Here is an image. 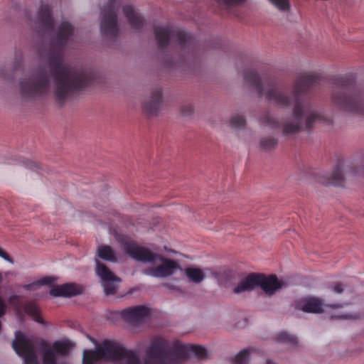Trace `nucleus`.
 Masks as SVG:
<instances>
[{
	"label": "nucleus",
	"mask_w": 364,
	"mask_h": 364,
	"mask_svg": "<svg viewBox=\"0 0 364 364\" xmlns=\"http://www.w3.org/2000/svg\"><path fill=\"white\" fill-rule=\"evenodd\" d=\"M332 102L340 109L352 113H364L363 96L360 93H354L350 96L346 95V84L340 81L332 92Z\"/></svg>",
	"instance_id": "7"
},
{
	"label": "nucleus",
	"mask_w": 364,
	"mask_h": 364,
	"mask_svg": "<svg viewBox=\"0 0 364 364\" xmlns=\"http://www.w3.org/2000/svg\"><path fill=\"white\" fill-rule=\"evenodd\" d=\"M19 301V296H17V295H13L9 297V301L11 304H16Z\"/></svg>",
	"instance_id": "43"
},
{
	"label": "nucleus",
	"mask_w": 364,
	"mask_h": 364,
	"mask_svg": "<svg viewBox=\"0 0 364 364\" xmlns=\"http://www.w3.org/2000/svg\"><path fill=\"white\" fill-rule=\"evenodd\" d=\"M112 341L105 340L97 346L95 350H85L83 351L82 364H95L101 360L112 359Z\"/></svg>",
	"instance_id": "13"
},
{
	"label": "nucleus",
	"mask_w": 364,
	"mask_h": 364,
	"mask_svg": "<svg viewBox=\"0 0 364 364\" xmlns=\"http://www.w3.org/2000/svg\"><path fill=\"white\" fill-rule=\"evenodd\" d=\"M210 272H211V274L215 277H217L218 276V273L215 271H213L212 269H210Z\"/></svg>",
	"instance_id": "45"
},
{
	"label": "nucleus",
	"mask_w": 364,
	"mask_h": 364,
	"mask_svg": "<svg viewBox=\"0 0 364 364\" xmlns=\"http://www.w3.org/2000/svg\"><path fill=\"white\" fill-rule=\"evenodd\" d=\"M244 78L247 85L255 90L259 97H264L269 103L279 108L290 107L291 99L277 79L262 77L255 70L250 69L244 72Z\"/></svg>",
	"instance_id": "3"
},
{
	"label": "nucleus",
	"mask_w": 364,
	"mask_h": 364,
	"mask_svg": "<svg viewBox=\"0 0 364 364\" xmlns=\"http://www.w3.org/2000/svg\"><path fill=\"white\" fill-rule=\"evenodd\" d=\"M25 312L27 316L33 318H42V313L40 308L35 303L30 302L25 306Z\"/></svg>",
	"instance_id": "28"
},
{
	"label": "nucleus",
	"mask_w": 364,
	"mask_h": 364,
	"mask_svg": "<svg viewBox=\"0 0 364 364\" xmlns=\"http://www.w3.org/2000/svg\"><path fill=\"white\" fill-rule=\"evenodd\" d=\"M164 286L166 288H167L168 289L175 291L183 292V291L177 286H175V285H173L171 284H164Z\"/></svg>",
	"instance_id": "42"
},
{
	"label": "nucleus",
	"mask_w": 364,
	"mask_h": 364,
	"mask_svg": "<svg viewBox=\"0 0 364 364\" xmlns=\"http://www.w3.org/2000/svg\"><path fill=\"white\" fill-rule=\"evenodd\" d=\"M218 2H223L225 5L235 6L244 4L247 0H216Z\"/></svg>",
	"instance_id": "37"
},
{
	"label": "nucleus",
	"mask_w": 364,
	"mask_h": 364,
	"mask_svg": "<svg viewBox=\"0 0 364 364\" xmlns=\"http://www.w3.org/2000/svg\"><path fill=\"white\" fill-rule=\"evenodd\" d=\"M0 257L9 262L10 264H14V260L11 257L9 254L2 248L0 247Z\"/></svg>",
	"instance_id": "40"
},
{
	"label": "nucleus",
	"mask_w": 364,
	"mask_h": 364,
	"mask_svg": "<svg viewBox=\"0 0 364 364\" xmlns=\"http://www.w3.org/2000/svg\"><path fill=\"white\" fill-rule=\"evenodd\" d=\"M260 122L264 127L273 129H279L281 127L280 122L277 117L270 113L264 114L261 117Z\"/></svg>",
	"instance_id": "26"
},
{
	"label": "nucleus",
	"mask_w": 364,
	"mask_h": 364,
	"mask_svg": "<svg viewBox=\"0 0 364 364\" xmlns=\"http://www.w3.org/2000/svg\"><path fill=\"white\" fill-rule=\"evenodd\" d=\"M53 27V19L50 14V8L48 5H41L35 22L34 28L38 31H49Z\"/></svg>",
	"instance_id": "17"
},
{
	"label": "nucleus",
	"mask_w": 364,
	"mask_h": 364,
	"mask_svg": "<svg viewBox=\"0 0 364 364\" xmlns=\"http://www.w3.org/2000/svg\"><path fill=\"white\" fill-rule=\"evenodd\" d=\"M190 345L171 341L161 336L151 339L146 350L147 364H181L190 358Z\"/></svg>",
	"instance_id": "4"
},
{
	"label": "nucleus",
	"mask_w": 364,
	"mask_h": 364,
	"mask_svg": "<svg viewBox=\"0 0 364 364\" xmlns=\"http://www.w3.org/2000/svg\"><path fill=\"white\" fill-rule=\"evenodd\" d=\"M55 281V279L54 277H46L40 280H38L36 282V285L41 286V285H49L53 284Z\"/></svg>",
	"instance_id": "39"
},
{
	"label": "nucleus",
	"mask_w": 364,
	"mask_h": 364,
	"mask_svg": "<svg viewBox=\"0 0 364 364\" xmlns=\"http://www.w3.org/2000/svg\"><path fill=\"white\" fill-rule=\"evenodd\" d=\"M83 287L73 283L56 285L51 287L50 294L53 296L71 297L81 294Z\"/></svg>",
	"instance_id": "19"
},
{
	"label": "nucleus",
	"mask_w": 364,
	"mask_h": 364,
	"mask_svg": "<svg viewBox=\"0 0 364 364\" xmlns=\"http://www.w3.org/2000/svg\"><path fill=\"white\" fill-rule=\"evenodd\" d=\"M277 144L278 140L274 137H262L259 140V148L264 151H270L276 149Z\"/></svg>",
	"instance_id": "27"
},
{
	"label": "nucleus",
	"mask_w": 364,
	"mask_h": 364,
	"mask_svg": "<svg viewBox=\"0 0 364 364\" xmlns=\"http://www.w3.org/2000/svg\"><path fill=\"white\" fill-rule=\"evenodd\" d=\"M12 347L15 352L23 358L25 364H39L33 342L21 331L15 333Z\"/></svg>",
	"instance_id": "9"
},
{
	"label": "nucleus",
	"mask_w": 364,
	"mask_h": 364,
	"mask_svg": "<svg viewBox=\"0 0 364 364\" xmlns=\"http://www.w3.org/2000/svg\"><path fill=\"white\" fill-rule=\"evenodd\" d=\"M332 290L336 294H342L345 290V285L339 282H334L332 284Z\"/></svg>",
	"instance_id": "38"
},
{
	"label": "nucleus",
	"mask_w": 364,
	"mask_h": 364,
	"mask_svg": "<svg viewBox=\"0 0 364 364\" xmlns=\"http://www.w3.org/2000/svg\"><path fill=\"white\" fill-rule=\"evenodd\" d=\"M162 107L163 93L161 90L156 89L151 91L144 100L142 105V112L146 116L154 117L159 114Z\"/></svg>",
	"instance_id": "15"
},
{
	"label": "nucleus",
	"mask_w": 364,
	"mask_h": 364,
	"mask_svg": "<svg viewBox=\"0 0 364 364\" xmlns=\"http://www.w3.org/2000/svg\"><path fill=\"white\" fill-rule=\"evenodd\" d=\"M152 309L144 305L125 309L121 311H111L109 318H145L152 316Z\"/></svg>",
	"instance_id": "16"
},
{
	"label": "nucleus",
	"mask_w": 364,
	"mask_h": 364,
	"mask_svg": "<svg viewBox=\"0 0 364 364\" xmlns=\"http://www.w3.org/2000/svg\"><path fill=\"white\" fill-rule=\"evenodd\" d=\"M194 355L198 359H203L207 355V350L201 346L190 344L189 355Z\"/></svg>",
	"instance_id": "30"
},
{
	"label": "nucleus",
	"mask_w": 364,
	"mask_h": 364,
	"mask_svg": "<svg viewBox=\"0 0 364 364\" xmlns=\"http://www.w3.org/2000/svg\"><path fill=\"white\" fill-rule=\"evenodd\" d=\"M41 350L43 351V364H57V355H67L71 348L70 343L68 341H57L50 344L45 340L40 343Z\"/></svg>",
	"instance_id": "10"
},
{
	"label": "nucleus",
	"mask_w": 364,
	"mask_h": 364,
	"mask_svg": "<svg viewBox=\"0 0 364 364\" xmlns=\"http://www.w3.org/2000/svg\"><path fill=\"white\" fill-rule=\"evenodd\" d=\"M245 119L241 116H235L230 119V124L232 129H239L245 127Z\"/></svg>",
	"instance_id": "33"
},
{
	"label": "nucleus",
	"mask_w": 364,
	"mask_h": 364,
	"mask_svg": "<svg viewBox=\"0 0 364 364\" xmlns=\"http://www.w3.org/2000/svg\"><path fill=\"white\" fill-rule=\"evenodd\" d=\"M250 354V349L245 348L238 353L233 359L234 364H245L247 358Z\"/></svg>",
	"instance_id": "32"
},
{
	"label": "nucleus",
	"mask_w": 364,
	"mask_h": 364,
	"mask_svg": "<svg viewBox=\"0 0 364 364\" xmlns=\"http://www.w3.org/2000/svg\"><path fill=\"white\" fill-rule=\"evenodd\" d=\"M154 31L157 44L161 48L167 46L170 39L175 36L180 44L184 43L188 39V36L185 33L175 31L171 26H154Z\"/></svg>",
	"instance_id": "14"
},
{
	"label": "nucleus",
	"mask_w": 364,
	"mask_h": 364,
	"mask_svg": "<svg viewBox=\"0 0 364 364\" xmlns=\"http://www.w3.org/2000/svg\"><path fill=\"white\" fill-rule=\"evenodd\" d=\"M36 285V283H34V284H28V285H26L24 287L25 289H31L32 288V287Z\"/></svg>",
	"instance_id": "44"
},
{
	"label": "nucleus",
	"mask_w": 364,
	"mask_h": 364,
	"mask_svg": "<svg viewBox=\"0 0 364 364\" xmlns=\"http://www.w3.org/2000/svg\"><path fill=\"white\" fill-rule=\"evenodd\" d=\"M36 321H38V323H42V324H44V323H45V322H44V321H45V320H40V319H38V320H36Z\"/></svg>",
	"instance_id": "46"
},
{
	"label": "nucleus",
	"mask_w": 364,
	"mask_h": 364,
	"mask_svg": "<svg viewBox=\"0 0 364 364\" xmlns=\"http://www.w3.org/2000/svg\"><path fill=\"white\" fill-rule=\"evenodd\" d=\"M123 250L132 259L149 264V266L143 270V273L147 276L164 279L170 277L178 270L182 269L177 260L165 257L149 248L139 246L136 242H125Z\"/></svg>",
	"instance_id": "2"
},
{
	"label": "nucleus",
	"mask_w": 364,
	"mask_h": 364,
	"mask_svg": "<svg viewBox=\"0 0 364 364\" xmlns=\"http://www.w3.org/2000/svg\"><path fill=\"white\" fill-rule=\"evenodd\" d=\"M344 181V176L343 174L342 169L340 166H338L332 172L327 181H321L326 185H334L341 186Z\"/></svg>",
	"instance_id": "25"
},
{
	"label": "nucleus",
	"mask_w": 364,
	"mask_h": 364,
	"mask_svg": "<svg viewBox=\"0 0 364 364\" xmlns=\"http://www.w3.org/2000/svg\"><path fill=\"white\" fill-rule=\"evenodd\" d=\"M320 80V76L316 74H304L299 76L294 87V93L299 96L305 92L309 88L316 85Z\"/></svg>",
	"instance_id": "18"
},
{
	"label": "nucleus",
	"mask_w": 364,
	"mask_h": 364,
	"mask_svg": "<svg viewBox=\"0 0 364 364\" xmlns=\"http://www.w3.org/2000/svg\"><path fill=\"white\" fill-rule=\"evenodd\" d=\"M304 106L299 102L294 105L292 116L282 124L284 136L294 135L304 130Z\"/></svg>",
	"instance_id": "11"
},
{
	"label": "nucleus",
	"mask_w": 364,
	"mask_h": 364,
	"mask_svg": "<svg viewBox=\"0 0 364 364\" xmlns=\"http://www.w3.org/2000/svg\"><path fill=\"white\" fill-rule=\"evenodd\" d=\"M117 281H108L102 282V284L104 287L105 293L107 295L114 294L117 292Z\"/></svg>",
	"instance_id": "34"
},
{
	"label": "nucleus",
	"mask_w": 364,
	"mask_h": 364,
	"mask_svg": "<svg viewBox=\"0 0 364 364\" xmlns=\"http://www.w3.org/2000/svg\"><path fill=\"white\" fill-rule=\"evenodd\" d=\"M6 311V304L0 296V317L3 316Z\"/></svg>",
	"instance_id": "41"
},
{
	"label": "nucleus",
	"mask_w": 364,
	"mask_h": 364,
	"mask_svg": "<svg viewBox=\"0 0 364 364\" xmlns=\"http://www.w3.org/2000/svg\"><path fill=\"white\" fill-rule=\"evenodd\" d=\"M96 254L102 259L112 262H117V256L115 251L109 245H99L97 248Z\"/></svg>",
	"instance_id": "23"
},
{
	"label": "nucleus",
	"mask_w": 364,
	"mask_h": 364,
	"mask_svg": "<svg viewBox=\"0 0 364 364\" xmlns=\"http://www.w3.org/2000/svg\"><path fill=\"white\" fill-rule=\"evenodd\" d=\"M120 3L118 0H109L101 9L100 29L102 37L107 40H114L120 33L117 11Z\"/></svg>",
	"instance_id": "6"
},
{
	"label": "nucleus",
	"mask_w": 364,
	"mask_h": 364,
	"mask_svg": "<svg viewBox=\"0 0 364 364\" xmlns=\"http://www.w3.org/2000/svg\"><path fill=\"white\" fill-rule=\"evenodd\" d=\"M73 33L74 28L70 23L64 21L60 24L50 50L41 54L42 65L19 80L18 87L22 98L35 100L47 95L53 81V97L58 105H63L73 95L93 83L95 75L91 70L73 68L63 61L61 50Z\"/></svg>",
	"instance_id": "1"
},
{
	"label": "nucleus",
	"mask_w": 364,
	"mask_h": 364,
	"mask_svg": "<svg viewBox=\"0 0 364 364\" xmlns=\"http://www.w3.org/2000/svg\"><path fill=\"white\" fill-rule=\"evenodd\" d=\"M293 305L297 311L314 314H323L326 312V309L336 310L343 306L341 303L326 304L324 299L316 296L299 298L294 301Z\"/></svg>",
	"instance_id": "8"
},
{
	"label": "nucleus",
	"mask_w": 364,
	"mask_h": 364,
	"mask_svg": "<svg viewBox=\"0 0 364 364\" xmlns=\"http://www.w3.org/2000/svg\"><path fill=\"white\" fill-rule=\"evenodd\" d=\"M286 282L279 279L276 274H265L263 273H250L240 281L233 288L235 294L252 291L259 287L268 297L273 296L277 291L286 287Z\"/></svg>",
	"instance_id": "5"
},
{
	"label": "nucleus",
	"mask_w": 364,
	"mask_h": 364,
	"mask_svg": "<svg viewBox=\"0 0 364 364\" xmlns=\"http://www.w3.org/2000/svg\"><path fill=\"white\" fill-rule=\"evenodd\" d=\"M267 364H274V363H272V361H270V360H268V361H267Z\"/></svg>",
	"instance_id": "48"
},
{
	"label": "nucleus",
	"mask_w": 364,
	"mask_h": 364,
	"mask_svg": "<svg viewBox=\"0 0 364 364\" xmlns=\"http://www.w3.org/2000/svg\"><path fill=\"white\" fill-rule=\"evenodd\" d=\"M112 359L110 361L119 364H141L139 354L132 350H128L119 343L112 341Z\"/></svg>",
	"instance_id": "12"
},
{
	"label": "nucleus",
	"mask_w": 364,
	"mask_h": 364,
	"mask_svg": "<svg viewBox=\"0 0 364 364\" xmlns=\"http://www.w3.org/2000/svg\"><path fill=\"white\" fill-rule=\"evenodd\" d=\"M184 274L190 282L196 284H200L206 277L203 270L196 267L186 268Z\"/></svg>",
	"instance_id": "22"
},
{
	"label": "nucleus",
	"mask_w": 364,
	"mask_h": 364,
	"mask_svg": "<svg viewBox=\"0 0 364 364\" xmlns=\"http://www.w3.org/2000/svg\"><path fill=\"white\" fill-rule=\"evenodd\" d=\"M277 340L279 342L286 343L288 344H296L297 338L293 335L289 334L287 332H280L277 335Z\"/></svg>",
	"instance_id": "31"
},
{
	"label": "nucleus",
	"mask_w": 364,
	"mask_h": 364,
	"mask_svg": "<svg viewBox=\"0 0 364 364\" xmlns=\"http://www.w3.org/2000/svg\"><path fill=\"white\" fill-rule=\"evenodd\" d=\"M127 321L126 326L131 331L136 332L140 331L146 320H125Z\"/></svg>",
	"instance_id": "35"
},
{
	"label": "nucleus",
	"mask_w": 364,
	"mask_h": 364,
	"mask_svg": "<svg viewBox=\"0 0 364 364\" xmlns=\"http://www.w3.org/2000/svg\"><path fill=\"white\" fill-rule=\"evenodd\" d=\"M279 10L287 11L289 9L288 0H269Z\"/></svg>",
	"instance_id": "36"
},
{
	"label": "nucleus",
	"mask_w": 364,
	"mask_h": 364,
	"mask_svg": "<svg viewBox=\"0 0 364 364\" xmlns=\"http://www.w3.org/2000/svg\"><path fill=\"white\" fill-rule=\"evenodd\" d=\"M122 9L131 28L135 31H141L144 26L143 17L130 6H124Z\"/></svg>",
	"instance_id": "20"
},
{
	"label": "nucleus",
	"mask_w": 364,
	"mask_h": 364,
	"mask_svg": "<svg viewBox=\"0 0 364 364\" xmlns=\"http://www.w3.org/2000/svg\"><path fill=\"white\" fill-rule=\"evenodd\" d=\"M96 273L101 279L102 283L108 281H117L121 282V279L117 277L105 264L95 259Z\"/></svg>",
	"instance_id": "21"
},
{
	"label": "nucleus",
	"mask_w": 364,
	"mask_h": 364,
	"mask_svg": "<svg viewBox=\"0 0 364 364\" xmlns=\"http://www.w3.org/2000/svg\"><path fill=\"white\" fill-rule=\"evenodd\" d=\"M2 279H3V278H2V274H1V273L0 272V282H2Z\"/></svg>",
	"instance_id": "47"
},
{
	"label": "nucleus",
	"mask_w": 364,
	"mask_h": 364,
	"mask_svg": "<svg viewBox=\"0 0 364 364\" xmlns=\"http://www.w3.org/2000/svg\"><path fill=\"white\" fill-rule=\"evenodd\" d=\"M179 112L183 117L191 118L195 113V106L189 102L183 103L180 106Z\"/></svg>",
	"instance_id": "29"
},
{
	"label": "nucleus",
	"mask_w": 364,
	"mask_h": 364,
	"mask_svg": "<svg viewBox=\"0 0 364 364\" xmlns=\"http://www.w3.org/2000/svg\"><path fill=\"white\" fill-rule=\"evenodd\" d=\"M305 120V125H304V128L307 130H310L314 127V124L318 122H322L324 120V117L320 113L317 112L314 110H309L307 111L304 108V121Z\"/></svg>",
	"instance_id": "24"
}]
</instances>
